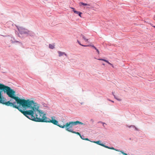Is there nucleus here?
Returning a JSON list of instances; mask_svg holds the SVG:
<instances>
[{
    "label": "nucleus",
    "mask_w": 155,
    "mask_h": 155,
    "mask_svg": "<svg viewBox=\"0 0 155 155\" xmlns=\"http://www.w3.org/2000/svg\"><path fill=\"white\" fill-rule=\"evenodd\" d=\"M15 100L17 104L21 106L25 109L30 108H31V110L26 111L22 110L19 107L17 106L12 102L10 103L9 106L18 109L25 116L30 120L37 122L47 121V118L45 117V114L39 110L38 107L36 106L35 104L33 101L29 99L26 100L24 99H21L18 97Z\"/></svg>",
    "instance_id": "f257e3e1"
},
{
    "label": "nucleus",
    "mask_w": 155,
    "mask_h": 155,
    "mask_svg": "<svg viewBox=\"0 0 155 155\" xmlns=\"http://www.w3.org/2000/svg\"><path fill=\"white\" fill-rule=\"evenodd\" d=\"M0 90H2L9 97L15 100L18 97L14 96L15 92L9 87L0 83Z\"/></svg>",
    "instance_id": "f03ea898"
},
{
    "label": "nucleus",
    "mask_w": 155,
    "mask_h": 155,
    "mask_svg": "<svg viewBox=\"0 0 155 155\" xmlns=\"http://www.w3.org/2000/svg\"><path fill=\"white\" fill-rule=\"evenodd\" d=\"M74 125H76L75 121H70L66 123L65 125H62L59 124V127L62 128H64L65 127L66 130L70 132V130L72 131L73 130L71 129L73 127Z\"/></svg>",
    "instance_id": "7ed1b4c3"
},
{
    "label": "nucleus",
    "mask_w": 155,
    "mask_h": 155,
    "mask_svg": "<svg viewBox=\"0 0 155 155\" xmlns=\"http://www.w3.org/2000/svg\"><path fill=\"white\" fill-rule=\"evenodd\" d=\"M2 91H0V103L3 104H4L7 106H9L10 103H11L9 101L7 102L5 101L4 99V98L2 96Z\"/></svg>",
    "instance_id": "20e7f679"
},
{
    "label": "nucleus",
    "mask_w": 155,
    "mask_h": 155,
    "mask_svg": "<svg viewBox=\"0 0 155 155\" xmlns=\"http://www.w3.org/2000/svg\"><path fill=\"white\" fill-rule=\"evenodd\" d=\"M17 28L18 31L21 34H27L29 32V31L28 30L26 29H25L22 27H17Z\"/></svg>",
    "instance_id": "39448f33"
},
{
    "label": "nucleus",
    "mask_w": 155,
    "mask_h": 155,
    "mask_svg": "<svg viewBox=\"0 0 155 155\" xmlns=\"http://www.w3.org/2000/svg\"><path fill=\"white\" fill-rule=\"evenodd\" d=\"M63 56L64 59L68 57L67 55L64 52L59 51V57Z\"/></svg>",
    "instance_id": "423d86ee"
},
{
    "label": "nucleus",
    "mask_w": 155,
    "mask_h": 155,
    "mask_svg": "<svg viewBox=\"0 0 155 155\" xmlns=\"http://www.w3.org/2000/svg\"><path fill=\"white\" fill-rule=\"evenodd\" d=\"M46 122H51L55 125L58 126V121L56 120L53 119H52L51 120L49 121L47 120V121Z\"/></svg>",
    "instance_id": "0eeeda50"
},
{
    "label": "nucleus",
    "mask_w": 155,
    "mask_h": 155,
    "mask_svg": "<svg viewBox=\"0 0 155 155\" xmlns=\"http://www.w3.org/2000/svg\"><path fill=\"white\" fill-rule=\"evenodd\" d=\"M73 11L74 12V13L75 14H76L77 15H78L81 17V15L82 14V13L80 12L77 11L75 10H73Z\"/></svg>",
    "instance_id": "6e6552de"
},
{
    "label": "nucleus",
    "mask_w": 155,
    "mask_h": 155,
    "mask_svg": "<svg viewBox=\"0 0 155 155\" xmlns=\"http://www.w3.org/2000/svg\"><path fill=\"white\" fill-rule=\"evenodd\" d=\"M91 141V142L95 143L97 144L101 145L102 146H104L103 145V144L101 143V141L100 140H98V141Z\"/></svg>",
    "instance_id": "1a4fd4ad"
},
{
    "label": "nucleus",
    "mask_w": 155,
    "mask_h": 155,
    "mask_svg": "<svg viewBox=\"0 0 155 155\" xmlns=\"http://www.w3.org/2000/svg\"><path fill=\"white\" fill-rule=\"evenodd\" d=\"M79 5L80 6H81V5H83L84 6H90L91 5L90 4H87V3H85L82 2H80L79 3Z\"/></svg>",
    "instance_id": "9d476101"
},
{
    "label": "nucleus",
    "mask_w": 155,
    "mask_h": 155,
    "mask_svg": "<svg viewBox=\"0 0 155 155\" xmlns=\"http://www.w3.org/2000/svg\"><path fill=\"white\" fill-rule=\"evenodd\" d=\"M90 46H91L93 48H94V49H95V50H96L97 52V53L98 54H100L99 51L97 49V48L95 46H94L93 45H90Z\"/></svg>",
    "instance_id": "9b49d317"
},
{
    "label": "nucleus",
    "mask_w": 155,
    "mask_h": 155,
    "mask_svg": "<svg viewBox=\"0 0 155 155\" xmlns=\"http://www.w3.org/2000/svg\"><path fill=\"white\" fill-rule=\"evenodd\" d=\"M76 125H77L78 124H79L81 125H85L86 124L85 123H83L81 122H80L79 121H75Z\"/></svg>",
    "instance_id": "f8f14e48"
},
{
    "label": "nucleus",
    "mask_w": 155,
    "mask_h": 155,
    "mask_svg": "<svg viewBox=\"0 0 155 155\" xmlns=\"http://www.w3.org/2000/svg\"><path fill=\"white\" fill-rule=\"evenodd\" d=\"M11 42L12 43H14L15 42L16 43H20L19 42L17 41H15L14 38H12V39L11 40Z\"/></svg>",
    "instance_id": "ddd939ff"
},
{
    "label": "nucleus",
    "mask_w": 155,
    "mask_h": 155,
    "mask_svg": "<svg viewBox=\"0 0 155 155\" xmlns=\"http://www.w3.org/2000/svg\"><path fill=\"white\" fill-rule=\"evenodd\" d=\"M54 44H49V48L51 49H53L54 48Z\"/></svg>",
    "instance_id": "4468645a"
},
{
    "label": "nucleus",
    "mask_w": 155,
    "mask_h": 155,
    "mask_svg": "<svg viewBox=\"0 0 155 155\" xmlns=\"http://www.w3.org/2000/svg\"><path fill=\"white\" fill-rule=\"evenodd\" d=\"M70 132H72V133H74V134H77L78 135H79L80 136V135H81L80 134V133H79L78 132H77L75 131H74L73 130L72 131L71 130H70Z\"/></svg>",
    "instance_id": "2eb2a0df"
},
{
    "label": "nucleus",
    "mask_w": 155,
    "mask_h": 155,
    "mask_svg": "<svg viewBox=\"0 0 155 155\" xmlns=\"http://www.w3.org/2000/svg\"><path fill=\"white\" fill-rule=\"evenodd\" d=\"M81 36L86 41H88V39L86 38L83 35L81 34Z\"/></svg>",
    "instance_id": "dca6fc26"
},
{
    "label": "nucleus",
    "mask_w": 155,
    "mask_h": 155,
    "mask_svg": "<svg viewBox=\"0 0 155 155\" xmlns=\"http://www.w3.org/2000/svg\"><path fill=\"white\" fill-rule=\"evenodd\" d=\"M132 128H134V130H136V131H139V129H138L137 127H135L134 125V127H133Z\"/></svg>",
    "instance_id": "f3484780"
},
{
    "label": "nucleus",
    "mask_w": 155,
    "mask_h": 155,
    "mask_svg": "<svg viewBox=\"0 0 155 155\" xmlns=\"http://www.w3.org/2000/svg\"><path fill=\"white\" fill-rule=\"evenodd\" d=\"M103 61H105L107 63H108L110 65H112V64H111L107 60H106L105 59H104V60H103Z\"/></svg>",
    "instance_id": "a211bd4d"
},
{
    "label": "nucleus",
    "mask_w": 155,
    "mask_h": 155,
    "mask_svg": "<svg viewBox=\"0 0 155 155\" xmlns=\"http://www.w3.org/2000/svg\"><path fill=\"white\" fill-rule=\"evenodd\" d=\"M80 137L83 140H84L85 139V138L84 137V136L83 135H80Z\"/></svg>",
    "instance_id": "6ab92c4d"
},
{
    "label": "nucleus",
    "mask_w": 155,
    "mask_h": 155,
    "mask_svg": "<svg viewBox=\"0 0 155 155\" xmlns=\"http://www.w3.org/2000/svg\"><path fill=\"white\" fill-rule=\"evenodd\" d=\"M127 127L129 128H132L133 127H134V125H131L130 126L127 125Z\"/></svg>",
    "instance_id": "aec40b11"
},
{
    "label": "nucleus",
    "mask_w": 155,
    "mask_h": 155,
    "mask_svg": "<svg viewBox=\"0 0 155 155\" xmlns=\"http://www.w3.org/2000/svg\"><path fill=\"white\" fill-rule=\"evenodd\" d=\"M103 145L104 146H102L104 147H106V148H108V149H109V148H110V147H108V146H107L105 145H104V144H103Z\"/></svg>",
    "instance_id": "412c9836"
},
{
    "label": "nucleus",
    "mask_w": 155,
    "mask_h": 155,
    "mask_svg": "<svg viewBox=\"0 0 155 155\" xmlns=\"http://www.w3.org/2000/svg\"><path fill=\"white\" fill-rule=\"evenodd\" d=\"M90 45H81L82 46H83L84 47H86L88 46H90Z\"/></svg>",
    "instance_id": "4be33fe9"
},
{
    "label": "nucleus",
    "mask_w": 155,
    "mask_h": 155,
    "mask_svg": "<svg viewBox=\"0 0 155 155\" xmlns=\"http://www.w3.org/2000/svg\"><path fill=\"white\" fill-rule=\"evenodd\" d=\"M115 150L117 151H120V152H121V153H122V152H123V151H120V150H119V149H115V150Z\"/></svg>",
    "instance_id": "5701e85b"
},
{
    "label": "nucleus",
    "mask_w": 155,
    "mask_h": 155,
    "mask_svg": "<svg viewBox=\"0 0 155 155\" xmlns=\"http://www.w3.org/2000/svg\"><path fill=\"white\" fill-rule=\"evenodd\" d=\"M109 149L114 150H115V149L113 147H110Z\"/></svg>",
    "instance_id": "b1692460"
},
{
    "label": "nucleus",
    "mask_w": 155,
    "mask_h": 155,
    "mask_svg": "<svg viewBox=\"0 0 155 155\" xmlns=\"http://www.w3.org/2000/svg\"><path fill=\"white\" fill-rule=\"evenodd\" d=\"M102 124L103 125L104 127H105V125H106V124L105 123L103 122L102 123Z\"/></svg>",
    "instance_id": "393cba45"
},
{
    "label": "nucleus",
    "mask_w": 155,
    "mask_h": 155,
    "mask_svg": "<svg viewBox=\"0 0 155 155\" xmlns=\"http://www.w3.org/2000/svg\"><path fill=\"white\" fill-rule=\"evenodd\" d=\"M116 100H117L118 101H121V99L118 98H117Z\"/></svg>",
    "instance_id": "a878e982"
},
{
    "label": "nucleus",
    "mask_w": 155,
    "mask_h": 155,
    "mask_svg": "<svg viewBox=\"0 0 155 155\" xmlns=\"http://www.w3.org/2000/svg\"><path fill=\"white\" fill-rule=\"evenodd\" d=\"M77 42H78V43L80 45H82V44L79 41L77 40Z\"/></svg>",
    "instance_id": "bb28decb"
},
{
    "label": "nucleus",
    "mask_w": 155,
    "mask_h": 155,
    "mask_svg": "<svg viewBox=\"0 0 155 155\" xmlns=\"http://www.w3.org/2000/svg\"><path fill=\"white\" fill-rule=\"evenodd\" d=\"M122 153L124 155H128L127 153H124V152H122Z\"/></svg>",
    "instance_id": "cd10ccee"
},
{
    "label": "nucleus",
    "mask_w": 155,
    "mask_h": 155,
    "mask_svg": "<svg viewBox=\"0 0 155 155\" xmlns=\"http://www.w3.org/2000/svg\"><path fill=\"white\" fill-rule=\"evenodd\" d=\"M87 6V7H86V8H89L91 7V5L90 6Z\"/></svg>",
    "instance_id": "c85d7f7f"
},
{
    "label": "nucleus",
    "mask_w": 155,
    "mask_h": 155,
    "mask_svg": "<svg viewBox=\"0 0 155 155\" xmlns=\"http://www.w3.org/2000/svg\"><path fill=\"white\" fill-rule=\"evenodd\" d=\"M104 59H98V60H101V61H103V60H104Z\"/></svg>",
    "instance_id": "c756f323"
},
{
    "label": "nucleus",
    "mask_w": 155,
    "mask_h": 155,
    "mask_svg": "<svg viewBox=\"0 0 155 155\" xmlns=\"http://www.w3.org/2000/svg\"><path fill=\"white\" fill-rule=\"evenodd\" d=\"M113 96H114V98L116 99L117 98V97L115 96L114 94H113Z\"/></svg>",
    "instance_id": "7c9ffc66"
},
{
    "label": "nucleus",
    "mask_w": 155,
    "mask_h": 155,
    "mask_svg": "<svg viewBox=\"0 0 155 155\" xmlns=\"http://www.w3.org/2000/svg\"><path fill=\"white\" fill-rule=\"evenodd\" d=\"M108 101H111V102H113V103H114V101H113L111 100H110V99H108Z\"/></svg>",
    "instance_id": "2f4dec72"
},
{
    "label": "nucleus",
    "mask_w": 155,
    "mask_h": 155,
    "mask_svg": "<svg viewBox=\"0 0 155 155\" xmlns=\"http://www.w3.org/2000/svg\"><path fill=\"white\" fill-rule=\"evenodd\" d=\"M84 140H89L88 139V138H85V139Z\"/></svg>",
    "instance_id": "473e14b6"
},
{
    "label": "nucleus",
    "mask_w": 155,
    "mask_h": 155,
    "mask_svg": "<svg viewBox=\"0 0 155 155\" xmlns=\"http://www.w3.org/2000/svg\"><path fill=\"white\" fill-rule=\"evenodd\" d=\"M102 122H101V121H99L98 122V123H101L102 124Z\"/></svg>",
    "instance_id": "72a5a7b5"
},
{
    "label": "nucleus",
    "mask_w": 155,
    "mask_h": 155,
    "mask_svg": "<svg viewBox=\"0 0 155 155\" xmlns=\"http://www.w3.org/2000/svg\"><path fill=\"white\" fill-rule=\"evenodd\" d=\"M71 8L72 9H73V10H75V9L74 8L71 7Z\"/></svg>",
    "instance_id": "f704fd0d"
},
{
    "label": "nucleus",
    "mask_w": 155,
    "mask_h": 155,
    "mask_svg": "<svg viewBox=\"0 0 155 155\" xmlns=\"http://www.w3.org/2000/svg\"><path fill=\"white\" fill-rule=\"evenodd\" d=\"M91 120L92 122H94L93 120L92 119H91Z\"/></svg>",
    "instance_id": "c9c22d12"
},
{
    "label": "nucleus",
    "mask_w": 155,
    "mask_h": 155,
    "mask_svg": "<svg viewBox=\"0 0 155 155\" xmlns=\"http://www.w3.org/2000/svg\"><path fill=\"white\" fill-rule=\"evenodd\" d=\"M112 94H113H113H114V92H112Z\"/></svg>",
    "instance_id": "e433bc0d"
}]
</instances>
